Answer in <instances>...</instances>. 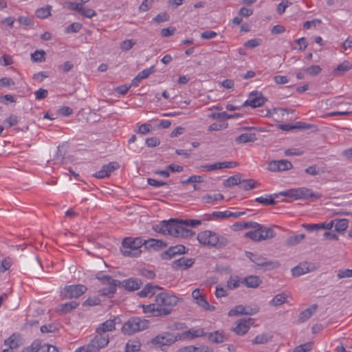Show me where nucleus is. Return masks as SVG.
Listing matches in <instances>:
<instances>
[{"label": "nucleus", "mask_w": 352, "mask_h": 352, "mask_svg": "<svg viewBox=\"0 0 352 352\" xmlns=\"http://www.w3.org/2000/svg\"><path fill=\"white\" fill-rule=\"evenodd\" d=\"M153 230L157 233L168 234L177 238H187L195 234L191 230L184 227V220L177 219L162 221L159 224L153 225Z\"/></svg>", "instance_id": "1"}, {"label": "nucleus", "mask_w": 352, "mask_h": 352, "mask_svg": "<svg viewBox=\"0 0 352 352\" xmlns=\"http://www.w3.org/2000/svg\"><path fill=\"white\" fill-rule=\"evenodd\" d=\"M145 239L142 237H125L122 242L121 252L124 256L137 258L142 254L140 248L144 246Z\"/></svg>", "instance_id": "2"}, {"label": "nucleus", "mask_w": 352, "mask_h": 352, "mask_svg": "<svg viewBox=\"0 0 352 352\" xmlns=\"http://www.w3.org/2000/svg\"><path fill=\"white\" fill-rule=\"evenodd\" d=\"M197 240L204 245L221 248L228 243V239L223 236H219L216 232L205 230L197 234Z\"/></svg>", "instance_id": "3"}, {"label": "nucleus", "mask_w": 352, "mask_h": 352, "mask_svg": "<svg viewBox=\"0 0 352 352\" xmlns=\"http://www.w3.org/2000/svg\"><path fill=\"white\" fill-rule=\"evenodd\" d=\"M280 195L295 199H307L312 201L322 197L321 194L314 192L311 189L305 187L289 189L280 192Z\"/></svg>", "instance_id": "4"}, {"label": "nucleus", "mask_w": 352, "mask_h": 352, "mask_svg": "<svg viewBox=\"0 0 352 352\" xmlns=\"http://www.w3.org/2000/svg\"><path fill=\"white\" fill-rule=\"evenodd\" d=\"M245 256L257 266L262 267L265 270H272L278 268L280 263L278 261L268 260L258 254H254L251 252H245Z\"/></svg>", "instance_id": "5"}, {"label": "nucleus", "mask_w": 352, "mask_h": 352, "mask_svg": "<svg viewBox=\"0 0 352 352\" xmlns=\"http://www.w3.org/2000/svg\"><path fill=\"white\" fill-rule=\"evenodd\" d=\"M245 236L255 241H260L274 238L275 232L272 229L258 223V226L254 230L245 233Z\"/></svg>", "instance_id": "6"}, {"label": "nucleus", "mask_w": 352, "mask_h": 352, "mask_svg": "<svg viewBox=\"0 0 352 352\" xmlns=\"http://www.w3.org/2000/svg\"><path fill=\"white\" fill-rule=\"evenodd\" d=\"M148 327V322L146 320H142L138 317L130 318L124 323L122 331L124 334L131 335L140 331L144 330Z\"/></svg>", "instance_id": "7"}, {"label": "nucleus", "mask_w": 352, "mask_h": 352, "mask_svg": "<svg viewBox=\"0 0 352 352\" xmlns=\"http://www.w3.org/2000/svg\"><path fill=\"white\" fill-rule=\"evenodd\" d=\"M179 298L168 292H161L155 296V302L157 304L159 308L166 309L170 311L171 314L173 307L178 302Z\"/></svg>", "instance_id": "8"}, {"label": "nucleus", "mask_w": 352, "mask_h": 352, "mask_svg": "<svg viewBox=\"0 0 352 352\" xmlns=\"http://www.w3.org/2000/svg\"><path fill=\"white\" fill-rule=\"evenodd\" d=\"M178 340H179L177 333L173 334L170 332H164L152 338L151 342L153 345L162 348L163 346H169Z\"/></svg>", "instance_id": "9"}, {"label": "nucleus", "mask_w": 352, "mask_h": 352, "mask_svg": "<svg viewBox=\"0 0 352 352\" xmlns=\"http://www.w3.org/2000/svg\"><path fill=\"white\" fill-rule=\"evenodd\" d=\"M266 101L267 99L263 97L261 92L254 91L250 94L248 99L243 103V106H250L252 108H256L263 105Z\"/></svg>", "instance_id": "10"}, {"label": "nucleus", "mask_w": 352, "mask_h": 352, "mask_svg": "<svg viewBox=\"0 0 352 352\" xmlns=\"http://www.w3.org/2000/svg\"><path fill=\"white\" fill-rule=\"evenodd\" d=\"M87 288L83 285H72L64 288L65 298H77L87 291Z\"/></svg>", "instance_id": "11"}, {"label": "nucleus", "mask_w": 352, "mask_h": 352, "mask_svg": "<svg viewBox=\"0 0 352 352\" xmlns=\"http://www.w3.org/2000/svg\"><path fill=\"white\" fill-rule=\"evenodd\" d=\"M143 312L148 316H166L170 314V311L166 309L159 308L157 304L151 303L149 305H142Z\"/></svg>", "instance_id": "12"}, {"label": "nucleus", "mask_w": 352, "mask_h": 352, "mask_svg": "<svg viewBox=\"0 0 352 352\" xmlns=\"http://www.w3.org/2000/svg\"><path fill=\"white\" fill-rule=\"evenodd\" d=\"M254 322V319L251 318L239 319L236 322V325L232 331L238 336H243L249 331Z\"/></svg>", "instance_id": "13"}, {"label": "nucleus", "mask_w": 352, "mask_h": 352, "mask_svg": "<svg viewBox=\"0 0 352 352\" xmlns=\"http://www.w3.org/2000/svg\"><path fill=\"white\" fill-rule=\"evenodd\" d=\"M292 168V164L287 160H272L268 163V170L272 172L288 170Z\"/></svg>", "instance_id": "14"}, {"label": "nucleus", "mask_w": 352, "mask_h": 352, "mask_svg": "<svg viewBox=\"0 0 352 352\" xmlns=\"http://www.w3.org/2000/svg\"><path fill=\"white\" fill-rule=\"evenodd\" d=\"M188 251V249L183 245L170 246L166 251L161 254V258L163 260H168L177 255L186 254Z\"/></svg>", "instance_id": "15"}, {"label": "nucleus", "mask_w": 352, "mask_h": 352, "mask_svg": "<svg viewBox=\"0 0 352 352\" xmlns=\"http://www.w3.org/2000/svg\"><path fill=\"white\" fill-rule=\"evenodd\" d=\"M142 285V282L140 279L130 278L122 281L120 280L119 287H123L124 289L129 292H133L139 289Z\"/></svg>", "instance_id": "16"}, {"label": "nucleus", "mask_w": 352, "mask_h": 352, "mask_svg": "<svg viewBox=\"0 0 352 352\" xmlns=\"http://www.w3.org/2000/svg\"><path fill=\"white\" fill-rule=\"evenodd\" d=\"M179 340H191L198 337H202L206 335L203 329H190L182 333H177Z\"/></svg>", "instance_id": "17"}, {"label": "nucleus", "mask_w": 352, "mask_h": 352, "mask_svg": "<svg viewBox=\"0 0 352 352\" xmlns=\"http://www.w3.org/2000/svg\"><path fill=\"white\" fill-rule=\"evenodd\" d=\"M166 246L167 243L166 242L152 238L145 240V243L144 244V249L147 250L158 251Z\"/></svg>", "instance_id": "18"}, {"label": "nucleus", "mask_w": 352, "mask_h": 352, "mask_svg": "<svg viewBox=\"0 0 352 352\" xmlns=\"http://www.w3.org/2000/svg\"><path fill=\"white\" fill-rule=\"evenodd\" d=\"M195 263V259L191 258L182 257L173 262L172 267L174 270H187Z\"/></svg>", "instance_id": "19"}, {"label": "nucleus", "mask_w": 352, "mask_h": 352, "mask_svg": "<svg viewBox=\"0 0 352 352\" xmlns=\"http://www.w3.org/2000/svg\"><path fill=\"white\" fill-rule=\"evenodd\" d=\"M241 283L247 287L256 288L262 283V280L258 276L250 275L244 278Z\"/></svg>", "instance_id": "20"}, {"label": "nucleus", "mask_w": 352, "mask_h": 352, "mask_svg": "<svg viewBox=\"0 0 352 352\" xmlns=\"http://www.w3.org/2000/svg\"><path fill=\"white\" fill-rule=\"evenodd\" d=\"M311 126H312L311 124H307L305 122H298L295 124H278L277 126L278 129L283 130V131H290L292 129H309L311 128Z\"/></svg>", "instance_id": "21"}, {"label": "nucleus", "mask_w": 352, "mask_h": 352, "mask_svg": "<svg viewBox=\"0 0 352 352\" xmlns=\"http://www.w3.org/2000/svg\"><path fill=\"white\" fill-rule=\"evenodd\" d=\"M162 288L158 285H155L152 283L146 284L143 289L138 292V296L141 298L147 297L149 296H153L155 294L156 290H160Z\"/></svg>", "instance_id": "22"}, {"label": "nucleus", "mask_w": 352, "mask_h": 352, "mask_svg": "<svg viewBox=\"0 0 352 352\" xmlns=\"http://www.w3.org/2000/svg\"><path fill=\"white\" fill-rule=\"evenodd\" d=\"M98 346L103 349L107 346L109 342V336L107 333H97V335L91 340Z\"/></svg>", "instance_id": "23"}, {"label": "nucleus", "mask_w": 352, "mask_h": 352, "mask_svg": "<svg viewBox=\"0 0 352 352\" xmlns=\"http://www.w3.org/2000/svg\"><path fill=\"white\" fill-rule=\"evenodd\" d=\"M116 322L114 320H107L102 323L96 329V333H107L108 331H112L116 329Z\"/></svg>", "instance_id": "24"}, {"label": "nucleus", "mask_w": 352, "mask_h": 352, "mask_svg": "<svg viewBox=\"0 0 352 352\" xmlns=\"http://www.w3.org/2000/svg\"><path fill=\"white\" fill-rule=\"evenodd\" d=\"M257 140L256 134L254 133H243L235 138V142L237 144H245L249 142H254Z\"/></svg>", "instance_id": "25"}, {"label": "nucleus", "mask_w": 352, "mask_h": 352, "mask_svg": "<svg viewBox=\"0 0 352 352\" xmlns=\"http://www.w3.org/2000/svg\"><path fill=\"white\" fill-rule=\"evenodd\" d=\"M318 305L314 304L307 308L304 311H301L298 316V320L301 322L307 320L312 314L317 310Z\"/></svg>", "instance_id": "26"}, {"label": "nucleus", "mask_w": 352, "mask_h": 352, "mask_svg": "<svg viewBox=\"0 0 352 352\" xmlns=\"http://www.w3.org/2000/svg\"><path fill=\"white\" fill-rule=\"evenodd\" d=\"M209 340L214 344L222 343L226 340V336L223 332L216 331L214 332L209 333L208 335Z\"/></svg>", "instance_id": "27"}, {"label": "nucleus", "mask_w": 352, "mask_h": 352, "mask_svg": "<svg viewBox=\"0 0 352 352\" xmlns=\"http://www.w3.org/2000/svg\"><path fill=\"white\" fill-rule=\"evenodd\" d=\"M142 344L139 340H129L125 346V352H138L140 351Z\"/></svg>", "instance_id": "28"}, {"label": "nucleus", "mask_w": 352, "mask_h": 352, "mask_svg": "<svg viewBox=\"0 0 352 352\" xmlns=\"http://www.w3.org/2000/svg\"><path fill=\"white\" fill-rule=\"evenodd\" d=\"M278 194H273L270 195H267L266 197H259L255 199V201L259 204H261L264 206L268 205H274L276 204V201L274 200L275 198L278 197Z\"/></svg>", "instance_id": "29"}, {"label": "nucleus", "mask_w": 352, "mask_h": 352, "mask_svg": "<svg viewBox=\"0 0 352 352\" xmlns=\"http://www.w3.org/2000/svg\"><path fill=\"white\" fill-rule=\"evenodd\" d=\"M240 184V188L244 190H250L260 186V183L252 179H241Z\"/></svg>", "instance_id": "30"}, {"label": "nucleus", "mask_w": 352, "mask_h": 352, "mask_svg": "<svg viewBox=\"0 0 352 352\" xmlns=\"http://www.w3.org/2000/svg\"><path fill=\"white\" fill-rule=\"evenodd\" d=\"M287 296L285 293H280L276 295L270 302V305L274 307L280 306L287 301Z\"/></svg>", "instance_id": "31"}, {"label": "nucleus", "mask_w": 352, "mask_h": 352, "mask_svg": "<svg viewBox=\"0 0 352 352\" xmlns=\"http://www.w3.org/2000/svg\"><path fill=\"white\" fill-rule=\"evenodd\" d=\"M309 272V267L306 263H300L298 265L296 266L292 270V272L293 276H300L302 274H306Z\"/></svg>", "instance_id": "32"}, {"label": "nucleus", "mask_w": 352, "mask_h": 352, "mask_svg": "<svg viewBox=\"0 0 352 352\" xmlns=\"http://www.w3.org/2000/svg\"><path fill=\"white\" fill-rule=\"evenodd\" d=\"M241 179L239 174L230 176L223 182V186L225 187H232L236 185L240 184Z\"/></svg>", "instance_id": "33"}, {"label": "nucleus", "mask_w": 352, "mask_h": 352, "mask_svg": "<svg viewBox=\"0 0 352 352\" xmlns=\"http://www.w3.org/2000/svg\"><path fill=\"white\" fill-rule=\"evenodd\" d=\"M100 349L101 348L90 341L86 346L79 347L74 352H100Z\"/></svg>", "instance_id": "34"}, {"label": "nucleus", "mask_w": 352, "mask_h": 352, "mask_svg": "<svg viewBox=\"0 0 352 352\" xmlns=\"http://www.w3.org/2000/svg\"><path fill=\"white\" fill-rule=\"evenodd\" d=\"M79 305V303L76 301H70L69 302H66L65 304L60 305V311L63 314H67L72 311L73 309L77 308Z\"/></svg>", "instance_id": "35"}, {"label": "nucleus", "mask_w": 352, "mask_h": 352, "mask_svg": "<svg viewBox=\"0 0 352 352\" xmlns=\"http://www.w3.org/2000/svg\"><path fill=\"white\" fill-rule=\"evenodd\" d=\"M333 221L335 230L339 232L344 231L348 228L349 221L347 219H335Z\"/></svg>", "instance_id": "36"}, {"label": "nucleus", "mask_w": 352, "mask_h": 352, "mask_svg": "<svg viewBox=\"0 0 352 352\" xmlns=\"http://www.w3.org/2000/svg\"><path fill=\"white\" fill-rule=\"evenodd\" d=\"M352 68V65L350 64L349 62L347 61H344L340 64H339L336 68L334 69V72L336 74H339V75H341V74H343L344 72L349 71V69H351Z\"/></svg>", "instance_id": "37"}, {"label": "nucleus", "mask_w": 352, "mask_h": 352, "mask_svg": "<svg viewBox=\"0 0 352 352\" xmlns=\"http://www.w3.org/2000/svg\"><path fill=\"white\" fill-rule=\"evenodd\" d=\"M196 303L203 308L204 311H212L215 310V307L209 304L207 300L203 296L201 298H199Z\"/></svg>", "instance_id": "38"}, {"label": "nucleus", "mask_w": 352, "mask_h": 352, "mask_svg": "<svg viewBox=\"0 0 352 352\" xmlns=\"http://www.w3.org/2000/svg\"><path fill=\"white\" fill-rule=\"evenodd\" d=\"M33 62L41 63L45 60V52L43 50H36L31 54Z\"/></svg>", "instance_id": "39"}, {"label": "nucleus", "mask_w": 352, "mask_h": 352, "mask_svg": "<svg viewBox=\"0 0 352 352\" xmlns=\"http://www.w3.org/2000/svg\"><path fill=\"white\" fill-rule=\"evenodd\" d=\"M116 292V287H104L98 291L99 295L107 296L108 298L113 297Z\"/></svg>", "instance_id": "40"}, {"label": "nucleus", "mask_w": 352, "mask_h": 352, "mask_svg": "<svg viewBox=\"0 0 352 352\" xmlns=\"http://www.w3.org/2000/svg\"><path fill=\"white\" fill-rule=\"evenodd\" d=\"M52 6H47L46 8H41L36 10V14L38 18L45 19L51 14Z\"/></svg>", "instance_id": "41"}, {"label": "nucleus", "mask_w": 352, "mask_h": 352, "mask_svg": "<svg viewBox=\"0 0 352 352\" xmlns=\"http://www.w3.org/2000/svg\"><path fill=\"white\" fill-rule=\"evenodd\" d=\"M305 238V235L304 234L292 236L287 239V244L289 245H296L300 243Z\"/></svg>", "instance_id": "42"}, {"label": "nucleus", "mask_w": 352, "mask_h": 352, "mask_svg": "<svg viewBox=\"0 0 352 352\" xmlns=\"http://www.w3.org/2000/svg\"><path fill=\"white\" fill-rule=\"evenodd\" d=\"M41 347V342L36 340L30 346L24 348L22 352H38Z\"/></svg>", "instance_id": "43"}, {"label": "nucleus", "mask_w": 352, "mask_h": 352, "mask_svg": "<svg viewBox=\"0 0 352 352\" xmlns=\"http://www.w3.org/2000/svg\"><path fill=\"white\" fill-rule=\"evenodd\" d=\"M245 306L241 305H237L229 311L228 316L232 317L245 315Z\"/></svg>", "instance_id": "44"}, {"label": "nucleus", "mask_w": 352, "mask_h": 352, "mask_svg": "<svg viewBox=\"0 0 352 352\" xmlns=\"http://www.w3.org/2000/svg\"><path fill=\"white\" fill-rule=\"evenodd\" d=\"M272 336H269L266 333H263L261 335L256 336L254 339L252 340L254 344H265L269 342L272 339Z\"/></svg>", "instance_id": "45"}, {"label": "nucleus", "mask_w": 352, "mask_h": 352, "mask_svg": "<svg viewBox=\"0 0 352 352\" xmlns=\"http://www.w3.org/2000/svg\"><path fill=\"white\" fill-rule=\"evenodd\" d=\"M16 337L15 334H12L10 336L8 339H6L4 342V344L6 345H8L9 346L8 349H15L19 346V344L16 340Z\"/></svg>", "instance_id": "46"}, {"label": "nucleus", "mask_w": 352, "mask_h": 352, "mask_svg": "<svg viewBox=\"0 0 352 352\" xmlns=\"http://www.w3.org/2000/svg\"><path fill=\"white\" fill-rule=\"evenodd\" d=\"M82 27L80 23H73L65 28V32L67 34L76 33L81 30Z\"/></svg>", "instance_id": "47"}, {"label": "nucleus", "mask_w": 352, "mask_h": 352, "mask_svg": "<svg viewBox=\"0 0 352 352\" xmlns=\"http://www.w3.org/2000/svg\"><path fill=\"white\" fill-rule=\"evenodd\" d=\"M224 197L221 194H214L213 195H206L203 197V199L208 204H212L214 201L222 200Z\"/></svg>", "instance_id": "48"}, {"label": "nucleus", "mask_w": 352, "mask_h": 352, "mask_svg": "<svg viewBox=\"0 0 352 352\" xmlns=\"http://www.w3.org/2000/svg\"><path fill=\"white\" fill-rule=\"evenodd\" d=\"M136 44L133 39L125 40L120 43V49L122 51H128L131 50Z\"/></svg>", "instance_id": "49"}, {"label": "nucleus", "mask_w": 352, "mask_h": 352, "mask_svg": "<svg viewBox=\"0 0 352 352\" xmlns=\"http://www.w3.org/2000/svg\"><path fill=\"white\" fill-rule=\"evenodd\" d=\"M105 170L107 172V176L109 177L112 172L120 168V165L116 162H112L107 164L104 165Z\"/></svg>", "instance_id": "50"}, {"label": "nucleus", "mask_w": 352, "mask_h": 352, "mask_svg": "<svg viewBox=\"0 0 352 352\" xmlns=\"http://www.w3.org/2000/svg\"><path fill=\"white\" fill-rule=\"evenodd\" d=\"M102 283L103 285H108L109 287H116L120 286V280L113 279L111 276L108 275L107 276L105 280L102 282Z\"/></svg>", "instance_id": "51"}, {"label": "nucleus", "mask_w": 352, "mask_h": 352, "mask_svg": "<svg viewBox=\"0 0 352 352\" xmlns=\"http://www.w3.org/2000/svg\"><path fill=\"white\" fill-rule=\"evenodd\" d=\"M322 69L319 65H311L310 67H308L305 69V72L307 74L311 75V76H316L318 75Z\"/></svg>", "instance_id": "52"}, {"label": "nucleus", "mask_w": 352, "mask_h": 352, "mask_svg": "<svg viewBox=\"0 0 352 352\" xmlns=\"http://www.w3.org/2000/svg\"><path fill=\"white\" fill-rule=\"evenodd\" d=\"M204 182V177L201 175H192L186 180L182 181L183 184L188 183H201Z\"/></svg>", "instance_id": "53"}, {"label": "nucleus", "mask_w": 352, "mask_h": 352, "mask_svg": "<svg viewBox=\"0 0 352 352\" xmlns=\"http://www.w3.org/2000/svg\"><path fill=\"white\" fill-rule=\"evenodd\" d=\"M212 217L214 219H226L229 218L230 214V211L226 210V211H215L212 213Z\"/></svg>", "instance_id": "54"}, {"label": "nucleus", "mask_w": 352, "mask_h": 352, "mask_svg": "<svg viewBox=\"0 0 352 352\" xmlns=\"http://www.w3.org/2000/svg\"><path fill=\"white\" fill-rule=\"evenodd\" d=\"M155 72V69L154 66L143 69L140 72L138 75L140 78L142 79L147 78L151 74H153Z\"/></svg>", "instance_id": "55"}, {"label": "nucleus", "mask_w": 352, "mask_h": 352, "mask_svg": "<svg viewBox=\"0 0 352 352\" xmlns=\"http://www.w3.org/2000/svg\"><path fill=\"white\" fill-rule=\"evenodd\" d=\"M80 14H82L83 16L89 19L96 15V12L94 10L91 8H85L82 7L81 8Z\"/></svg>", "instance_id": "56"}, {"label": "nucleus", "mask_w": 352, "mask_h": 352, "mask_svg": "<svg viewBox=\"0 0 352 352\" xmlns=\"http://www.w3.org/2000/svg\"><path fill=\"white\" fill-rule=\"evenodd\" d=\"M100 302H101V300H100V298H98L97 297L89 298L82 303V306L91 307V306L98 305L100 304Z\"/></svg>", "instance_id": "57"}, {"label": "nucleus", "mask_w": 352, "mask_h": 352, "mask_svg": "<svg viewBox=\"0 0 352 352\" xmlns=\"http://www.w3.org/2000/svg\"><path fill=\"white\" fill-rule=\"evenodd\" d=\"M240 280L236 276V278H232V277L228 280L227 285L228 287L230 289H236L240 285Z\"/></svg>", "instance_id": "58"}, {"label": "nucleus", "mask_w": 352, "mask_h": 352, "mask_svg": "<svg viewBox=\"0 0 352 352\" xmlns=\"http://www.w3.org/2000/svg\"><path fill=\"white\" fill-rule=\"evenodd\" d=\"M311 343L307 342L296 346L294 352H308L311 349Z\"/></svg>", "instance_id": "59"}, {"label": "nucleus", "mask_w": 352, "mask_h": 352, "mask_svg": "<svg viewBox=\"0 0 352 352\" xmlns=\"http://www.w3.org/2000/svg\"><path fill=\"white\" fill-rule=\"evenodd\" d=\"M169 15L166 12H161L158 14L153 19V21L157 23H162L169 20Z\"/></svg>", "instance_id": "60"}, {"label": "nucleus", "mask_w": 352, "mask_h": 352, "mask_svg": "<svg viewBox=\"0 0 352 352\" xmlns=\"http://www.w3.org/2000/svg\"><path fill=\"white\" fill-rule=\"evenodd\" d=\"M160 144V140L158 138L151 137L146 140V144L148 147H155Z\"/></svg>", "instance_id": "61"}, {"label": "nucleus", "mask_w": 352, "mask_h": 352, "mask_svg": "<svg viewBox=\"0 0 352 352\" xmlns=\"http://www.w3.org/2000/svg\"><path fill=\"white\" fill-rule=\"evenodd\" d=\"M34 94L36 99L40 100L47 98L48 95V91L47 89L41 88L36 91Z\"/></svg>", "instance_id": "62"}, {"label": "nucleus", "mask_w": 352, "mask_h": 352, "mask_svg": "<svg viewBox=\"0 0 352 352\" xmlns=\"http://www.w3.org/2000/svg\"><path fill=\"white\" fill-rule=\"evenodd\" d=\"M151 131V125L150 124L144 123L141 124L138 128V132L141 134L145 135Z\"/></svg>", "instance_id": "63"}, {"label": "nucleus", "mask_w": 352, "mask_h": 352, "mask_svg": "<svg viewBox=\"0 0 352 352\" xmlns=\"http://www.w3.org/2000/svg\"><path fill=\"white\" fill-rule=\"evenodd\" d=\"M338 277L339 278L352 277V270L345 269L339 270Z\"/></svg>", "instance_id": "64"}]
</instances>
